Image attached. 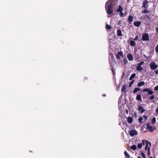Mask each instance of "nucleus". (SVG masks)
Wrapping results in <instances>:
<instances>
[{
  "label": "nucleus",
  "mask_w": 158,
  "mask_h": 158,
  "mask_svg": "<svg viewBox=\"0 0 158 158\" xmlns=\"http://www.w3.org/2000/svg\"><path fill=\"white\" fill-rule=\"evenodd\" d=\"M120 56H122V57H123V52H122L119 51L118 53L116 55V57L117 59H119L121 58Z\"/></svg>",
  "instance_id": "obj_9"
},
{
  "label": "nucleus",
  "mask_w": 158,
  "mask_h": 158,
  "mask_svg": "<svg viewBox=\"0 0 158 158\" xmlns=\"http://www.w3.org/2000/svg\"><path fill=\"white\" fill-rule=\"evenodd\" d=\"M117 33L118 36H121L122 35V31L120 29H118L117 31Z\"/></svg>",
  "instance_id": "obj_17"
},
{
  "label": "nucleus",
  "mask_w": 158,
  "mask_h": 158,
  "mask_svg": "<svg viewBox=\"0 0 158 158\" xmlns=\"http://www.w3.org/2000/svg\"><path fill=\"white\" fill-rule=\"evenodd\" d=\"M154 72L156 74L158 73V69H156V70L154 71Z\"/></svg>",
  "instance_id": "obj_39"
},
{
  "label": "nucleus",
  "mask_w": 158,
  "mask_h": 158,
  "mask_svg": "<svg viewBox=\"0 0 158 158\" xmlns=\"http://www.w3.org/2000/svg\"><path fill=\"white\" fill-rule=\"evenodd\" d=\"M127 121L129 123L131 124L132 122L133 119L131 117H128L127 118Z\"/></svg>",
  "instance_id": "obj_15"
},
{
  "label": "nucleus",
  "mask_w": 158,
  "mask_h": 158,
  "mask_svg": "<svg viewBox=\"0 0 158 158\" xmlns=\"http://www.w3.org/2000/svg\"><path fill=\"white\" fill-rule=\"evenodd\" d=\"M142 146V143H139V149L141 148Z\"/></svg>",
  "instance_id": "obj_35"
},
{
  "label": "nucleus",
  "mask_w": 158,
  "mask_h": 158,
  "mask_svg": "<svg viewBox=\"0 0 158 158\" xmlns=\"http://www.w3.org/2000/svg\"><path fill=\"white\" fill-rule=\"evenodd\" d=\"M137 146V147L138 148V144Z\"/></svg>",
  "instance_id": "obj_51"
},
{
  "label": "nucleus",
  "mask_w": 158,
  "mask_h": 158,
  "mask_svg": "<svg viewBox=\"0 0 158 158\" xmlns=\"http://www.w3.org/2000/svg\"><path fill=\"white\" fill-rule=\"evenodd\" d=\"M135 76V73H133L131 74V76H130L129 80H132Z\"/></svg>",
  "instance_id": "obj_22"
},
{
  "label": "nucleus",
  "mask_w": 158,
  "mask_h": 158,
  "mask_svg": "<svg viewBox=\"0 0 158 158\" xmlns=\"http://www.w3.org/2000/svg\"><path fill=\"white\" fill-rule=\"evenodd\" d=\"M142 145H144L145 144H146L145 146H146V145L147 144L148 145V147H151V143L149 141L143 139L142 141Z\"/></svg>",
  "instance_id": "obj_4"
},
{
  "label": "nucleus",
  "mask_w": 158,
  "mask_h": 158,
  "mask_svg": "<svg viewBox=\"0 0 158 158\" xmlns=\"http://www.w3.org/2000/svg\"><path fill=\"white\" fill-rule=\"evenodd\" d=\"M141 154L142 156L143 157V158H146L145 156V155L143 151H141Z\"/></svg>",
  "instance_id": "obj_31"
},
{
  "label": "nucleus",
  "mask_w": 158,
  "mask_h": 158,
  "mask_svg": "<svg viewBox=\"0 0 158 158\" xmlns=\"http://www.w3.org/2000/svg\"><path fill=\"white\" fill-rule=\"evenodd\" d=\"M103 96H106V95H105H105H103Z\"/></svg>",
  "instance_id": "obj_49"
},
{
  "label": "nucleus",
  "mask_w": 158,
  "mask_h": 158,
  "mask_svg": "<svg viewBox=\"0 0 158 158\" xmlns=\"http://www.w3.org/2000/svg\"><path fill=\"white\" fill-rule=\"evenodd\" d=\"M138 39V36H136L135 38L134 39V40H135Z\"/></svg>",
  "instance_id": "obj_44"
},
{
  "label": "nucleus",
  "mask_w": 158,
  "mask_h": 158,
  "mask_svg": "<svg viewBox=\"0 0 158 158\" xmlns=\"http://www.w3.org/2000/svg\"><path fill=\"white\" fill-rule=\"evenodd\" d=\"M138 91V88L137 87V88H135L134 89V90L133 93H135L136 92H137Z\"/></svg>",
  "instance_id": "obj_29"
},
{
  "label": "nucleus",
  "mask_w": 158,
  "mask_h": 158,
  "mask_svg": "<svg viewBox=\"0 0 158 158\" xmlns=\"http://www.w3.org/2000/svg\"><path fill=\"white\" fill-rule=\"evenodd\" d=\"M143 92H148V94H149L152 95L153 94V92L150 90L148 88H145L144 89H143Z\"/></svg>",
  "instance_id": "obj_11"
},
{
  "label": "nucleus",
  "mask_w": 158,
  "mask_h": 158,
  "mask_svg": "<svg viewBox=\"0 0 158 158\" xmlns=\"http://www.w3.org/2000/svg\"><path fill=\"white\" fill-rule=\"evenodd\" d=\"M150 69L152 70H154L156 69L158 67L157 65L154 62H152L150 63L149 64Z\"/></svg>",
  "instance_id": "obj_3"
},
{
  "label": "nucleus",
  "mask_w": 158,
  "mask_h": 158,
  "mask_svg": "<svg viewBox=\"0 0 158 158\" xmlns=\"http://www.w3.org/2000/svg\"><path fill=\"white\" fill-rule=\"evenodd\" d=\"M130 44L131 46H135L136 44L134 41L131 40L130 42Z\"/></svg>",
  "instance_id": "obj_19"
},
{
  "label": "nucleus",
  "mask_w": 158,
  "mask_h": 158,
  "mask_svg": "<svg viewBox=\"0 0 158 158\" xmlns=\"http://www.w3.org/2000/svg\"><path fill=\"white\" fill-rule=\"evenodd\" d=\"M143 63V61H141L139 63V64L140 65H142Z\"/></svg>",
  "instance_id": "obj_41"
},
{
  "label": "nucleus",
  "mask_w": 158,
  "mask_h": 158,
  "mask_svg": "<svg viewBox=\"0 0 158 158\" xmlns=\"http://www.w3.org/2000/svg\"><path fill=\"white\" fill-rule=\"evenodd\" d=\"M123 10V8H122V6H119L118 10H117V12H122V11Z\"/></svg>",
  "instance_id": "obj_23"
},
{
  "label": "nucleus",
  "mask_w": 158,
  "mask_h": 158,
  "mask_svg": "<svg viewBox=\"0 0 158 158\" xmlns=\"http://www.w3.org/2000/svg\"><path fill=\"white\" fill-rule=\"evenodd\" d=\"M147 144L146 145V146L145 147V150L146 151H147V156L148 157H149L150 155V148L151 147H148Z\"/></svg>",
  "instance_id": "obj_10"
},
{
  "label": "nucleus",
  "mask_w": 158,
  "mask_h": 158,
  "mask_svg": "<svg viewBox=\"0 0 158 158\" xmlns=\"http://www.w3.org/2000/svg\"><path fill=\"white\" fill-rule=\"evenodd\" d=\"M124 153L125 155L126 158H130V156L128 153L126 151H125Z\"/></svg>",
  "instance_id": "obj_18"
},
{
  "label": "nucleus",
  "mask_w": 158,
  "mask_h": 158,
  "mask_svg": "<svg viewBox=\"0 0 158 158\" xmlns=\"http://www.w3.org/2000/svg\"><path fill=\"white\" fill-rule=\"evenodd\" d=\"M129 133L130 136L133 137L137 134V131L135 130H131L129 131Z\"/></svg>",
  "instance_id": "obj_8"
},
{
  "label": "nucleus",
  "mask_w": 158,
  "mask_h": 158,
  "mask_svg": "<svg viewBox=\"0 0 158 158\" xmlns=\"http://www.w3.org/2000/svg\"><path fill=\"white\" fill-rule=\"evenodd\" d=\"M138 98H138V94H137V96H136V99L137 100H138Z\"/></svg>",
  "instance_id": "obj_45"
},
{
  "label": "nucleus",
  "mask_w": 158,
  "mask_h": 158,
  "mask_svg": "<svg viewBox=\"0 0 158 158\" xmlns=\"http://www.w3.org/2000/svg\"><path fill=\"white\" fill-rule=\"evenodd\" d=\"M145 84V82L144 81H141L139 82V86H141Z\"/></svg>",
  "instance_id": "obj_25"
},
{
  "label": "nucleus",
  "mask_w": 158,
  "mask_h": 158,
  "mask_svg": "<svg viewBox=\"0 0 158 158\" xmlns=\"http://www.w3.org/2000/svg\"><path fill=\"white\" fill-rule=\"evenodd\" d=\"M141 24V22L140 21H139V26Z\"/></svg>",
  "instance_id": "obj_47"
},
{
  "label": "nucleus",
  "mask_w": 158,
  "mask_h": 158,
  "mask_svg": "<svg viewBox=\"0 0 158 158\" xmlns=\"http://www.w3.org/2000/svg\"><path fill=\"white\" fill-rule=\"evenodd\" d=\"M156 52V53L158 52V44L157 45L155 48Z\"/></svg>",
  "instance_id": "obj_32"
},
{
  "label": "nucleus",
  "mask_w": 158,
  "mask_h": 158,
  "mask_svg": "<svg viewBox=\"0 0 158 158\" xmlns=\"http://www.w3.org/2000/svg\"><path fill=\"white\" fill-rule=\"evenodd\" d=\"M136 69L137 71L138 70V65H137L136 67Z\"/></svg>",
  "instance_id": "obj_46"
},
{
  "label": "nucleus",
  "mask_w": 158,
  "mask_h": 158,
  "mask_svg": "<svg viewBox=\"0 0 158 158\" xmlns=\"http://www.w3.org/2000/svg\"><path fill=\"white\" fill-rule=\"evenodd\" d=\"M156 122V118L155 117H153L152 120V124H155Z\"/></svg>",
  "instance_id": "obj_24"
},
{
  "label": "nucleus",
  "mask_w": 158,
  "mask_h": 158,
  "mask_svg": "<svg viewBox=\"0 0 158 158\" xmlns=\"http://www.w3.org/2000/svg\"><path fill=\"white\" fill-rule=\"evenodd\" d=\"M126 112H128V111L127 110L126 111Z\"/></svg>",
  "instance_id": "obj_52"
},
{
  "label": "nucleus",
  "mask_w": 158,
  "mask_h": 158,
  "mask_svg": "<svg viewBox=\"0 0 158 158\" xmlns=\"http://www.w3.org/2000/svg\"><path fill=\"white\" fill-rule=\"evenodd\" d=\"M148 119V117L145 115H143V117H140L139 118V123H143L145 122Z\"/></svg>",
  "instance_id": "obj_6"
},
{
  "label": "nucleus",
  "mask_w": 158,
  "mask_h": 158,
  "mask_svg": "<svg viewBox=\"0 0 158 158\" xmlns=\"http://www.w3.org/2000/svg\"><path fill=\"white\" fill-rule=\"evenodd\" d=\"M131 148L135 151L137 149V147L136 145H134L131 146Z\"/></svg>",
  "instance_id": "obj_21"
},
{
  "label": "nucleus",
  "mask_w": 158,
  "mask_h": 158,
  "mask_svg": "<svg viewBox=\"0 0 158 158\" xmlns=\"http://www.w3.org/2000/svg\"><path fill=\"white\" fill-rule=\"evenodd\" d=\"M141 100V96L140 94H139V101Z\"/></svg>",
  "instance_id": "obj_40"
},
{
  "label": "nucleus",
  "mask_w": 158,
  "mask_h": 158,
  "mask_svg": "<svg viewBox=\"0 0 158 158\" xmlns=\"http://www.w3.org/2000/svg\"><path fill=\"white\" fill-rule=\"evenodd\" d=\"M134 25L135 26L138 27V21L135 22L134 23Z\"/></svg>",
  "instance_id": "obj_28"
},
{
  "label": "nucleus",
  "mask_w": 158,
  "mask_h": 158,
  "mask_svg": "<svg viewBox=\"0 0 158 158\" xmlns=\"http://www.w3.org/2000/svg\"><path fill=\"white\" fill-rule=\"evenodd\" d=\"M141 13L142 14H145V13H147V14H149L150 11L148 10V9H147L146 8H145L143 9V10L141 11Z\"/></svg>",
  "instance_id": "obj_14"
},
{
  "label": "nucleus",
  "mask_w": 158,
  "mask_h": 158,
  "mask_svg": "<svg viewBox=\"0 0 158 158\" xmlns=\"http://www.w3.org/2000/svg\"><path fill=\"white\" fill-rule=\"evenodd\" d=\"M139 158H141L140 157H139Z\"/></svg>",
  "instance_id": "obj_53"
},
{
  "label": "nucleus",
  "mask_w": 158,
  "mask_h": 158,
  "mask_svg": "<svg viewBox=\"0 0 158 158\" xmlns=\"http://www.w3.org/2000/svg\"><path fill=\"white\" fill-rule=\"evenodd\" d=\"M123 13L122 12H120V15L121 17H123Z\"/></svg>",
  "instance_id": "obj_37"
},
{
  "label": "nucleus",
  "mask_w": 158,
  "mask_h": 158,
  "mask_svg": "<svg viewBox=\"0 0 158 158\" xmlns=\"http://www.w3.org/2000/svg\"><path fill=\"white\" fill-rule=\"evenodd\" d=\"M127 58L129 60L132 61L133 59L132 55L130 53H128L127 55Z\"/></svg>",
  "instance_id": "obj_12"
},
{
  "label": "nucleus",
  "mask_w": 158,
  "mask_h": 158,
  "mask_svg": "<svg viewBox=\"0 0 158 158\" xmlns=\"http://www.w3.org/2000/svg\"><path fill=\"white\" fill-rule=\"evenodd\" d=\"M106 29L108 30H110L111 28V26H110V25H108L107 24H106Z\"/></svg>",
  "instance_id": "obj_26"
},
{
  "label": "nucleus",
  "mask_w": 158,
  "mask_h": 158,
  "mask_svg": "<svg viewBox=\"0 0 158 158\" xmlns=\"http://www.w3.org/2000/svg\"><path fill=\"white\" fill-rule=\"evenodd\" d=\"M126 86L125 85H123L122 88L121 89V91L122 92H124L126 89Z\"/></svg>",
  "instance_id": "obj_20"
},
{
  "label": "nucleus",
  "mask_w": 158,
  "mask_h": 158,
  "mask_svg": "<svg viewBox=\"0 0 158 158\" xmlns=\"http://www.w3.org/2000/svg\"><path fill=\"white\" fill-rule=\"evenodd\" d=\"M145 110V109H143L141 106L139 105V111L141 113H143Z\"/></svg>",
  "instance_id": "obj_16"
},
{
  "label": "nucleus",
  "mask_w": 158,
  "mask_h": 158,
  "mask_svg": "<svg viewBox=\"0 0 158 158\" xmlns=\"http://www.w3.org/2000/svg\"><path fill=\"white\" fill-rule=\"evenodd\" d=\"M127 60L126 58H124L123 60V62L125 64H126L127 63Z\"/></svg>",
  "instance_id": "obj_27"
},
{
  "label": "nucleus",
  "mask_w": 158,
  "mask_h": 158,
  "mask_svg": "<svg viewBox=\"0 0 158 158\" xmlns=\"http://www.w3.org/2000/svg\"><path fill=\"white\" fill-rule=\"evenodd\" d=\"M106 12L108 15H111L113 13V10L112 4H109L107 6Z\"/></svg>",
  "instance_id": "obj_1"
},
{
  "label": "nucleus",
  "mask_w": 158,
  "mask_h": 158,
  "mask_svg": "<svg viewBox=\"0 0 158 158\" xmlns=\"http://www.w3.org/2000/svg\"><path fill=\"white\" fill-rule=\"evenodd\" d=\"M143 69V67L140 65L139 64V71H141Z\"/></svg>",
  "instance_id": "obj_30"
},
{
  "label": "nucleus",
  "mask_w": 158,
  "mask_h": 158,
  "mask_svg": "<svg viewBox=\"0 0 158 158\" xmlns=\"http://www.w3.org/2000/svg\"><path fill=\"white\" fill-rule=\"evenodd\" d=\"M146 128L150 132H152L154 130H156L155 127H152L150 126V123H148L146 125Z\"/></svg>",
  "instance_id": "obj_2"
},
{
  "label": "nucleus",
  "mask_w": 158,
  "mask_h": 158,
  "mask_svg": "<svg viewBox=\"0 0 158 158\" xmlns=\"http://www.w3.org/2000/svg\"><path fill=\"white\" fill-rule=\"evenodd\" d=\"M134 82V80L132 81H131V82H130V84L129 85V86H130L131 85H132Z\"/></svg>",
  "instance_id": "obj_36"
},
{
  "label": "nucleus",
  "mask_w": 158,
  "mask_h": 158,
  "mask_svg": "<svg viewBox=\"0 0 158 158\" xmlns=\"http://www.w3.org/2000/svg\"><path fill=\"white\" fill-rule=\"evenodd\" d=\"M155 96L154 95H152L149 98V99L150 100H152L154 98Z\"/></svg>",
  "instance_id": "obj_33"
},
{
  "label": "nucleus",
  "mask_w": 158,
  "mask_h": 158,
  "mask_svg": "<svg viewBox=\"0 0 158 158\" xmlns=\"http://www.w3.org/2000/svg\"><path fill=\"white\" fill-rule=\"evenodd\" d=\"M142 40L143 41H148L149 40V36L148 33H145L142 36Z\"/></svg>",
  "instance_id": "obj_5"
},
{
  "label": "nucleus",
  "mask_w": 158,
  "mask_h": 158,
  "mask_svg": "<svg viewBox=\"0 0 158 158\" xmlns=\"http://www.w3.org/2000/svg\"><path fill=\"white\" fill-rule=\"evenodd\" d=\"M111 70L112 71V72L113 74L114 75V74L115 73V71H114V69L113 68H112L111 69Z\"/></svg>",
  "instance_id": "obj_34"
},
{
  "label": "nucleus",
  "mask_w": 158,
  "mask_h": 158,
  "mask_svg": "<svg viewBox=\"0 0 158 158\" xmlns=\"http://www.w3.org/2000/svg\"><path fill=\"white\" fill-rule=\"evenodd\" d=\"M149 7L148 0H144L143 3L142 8L147 9Z\"/></svg>",
  "instance_id": "obj_7"
},
{
  "label": "nucleus",
  "mask_w": 158,
  "mask_h": 158,
  "mask_svg": "<svg viewBox=\"0 0 158 158\" xmlns=\"http://www.w3.org/2000/svg\"><path fill=\"white\" fill-rule=\"evenodd\" d=\"M111 57H112V58L113 59V58H114V56L113 55V54H112V55L111 56Z\"/></svg>",
  "instance_id": "obj_48"
},
{
  "label": "nucleus",
  "mask_w": 158,
  "mask_h": 158,
  "mask_svg": "<svg viewBox=\"0 0 158 158\" xmlns=\"http://www.w3.org/2000/svg\"><path fill=\"white\" fill-rule=\"evenodd\" d=\"M156 31L157 33L158 34V27H156Z\"/></svg>",
  "instance_id": "obj_42"
},
{
  "label": "nucleus",
  "mask_w": 158,
  "mask_h": 158,
  "mask_svg": "<svg viewBox=\"0 0 158 158\" xmlns=\"http://www.w3.org/2000/svg\"><path fill=\"white\" fill-rule=\"evenodd\" d=\"M158 90V86H157L155 87V90Z\"/></svg>",
  "instance_id": "obj_38"
},
{
  "label": "nucleus",
  "mask_w": 158,
  "mask_h": 158,
  "mask_svg": "<svg viewBox=\"0 0 158 158\" xmlns=\"http://www.w3.org/2000/svg\"><path fill=\"white\" fill-rule=\"evenodd\" d=\"M156 113H158V107L156 108Z\"/></svg>",
  "instance_id": "obj_43"
},
{
  "label": "nucleus",
  "mask_w": 158,
  "mask_h": 158,
  "mask_svg": "<svg viewBox=\"0 0 158 158\" xmlns=\"http://www.w3.org/2000/svg\"><path fill=\"white\" fill-rule=\"evenodd\" d=\"M133 19V17L131 15H130L128 16V21L129 24H130L131 23V22H132Z\"/></svg>",
  "instance_id": "obj_13"
},
{
  "label": "nucleus",
  "mask_w": 158,
  "mask_h": 158,
  "mask_svg": "<svg viewBox=\"0 0 158 158\" xmlns=\"http://www.w3.org/2000/svg\"><path fill=\"white\" fill-rule=\"evenodd\" d=\"M150 158H152V156H151V157H150Z\"/></svg>",
  "instance_id": "obj_50"
}]
</instances>
